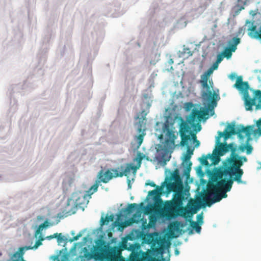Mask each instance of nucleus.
<instances>
[{
    "mask_svg": "<svg viewBox=\"0 0 261 261\" xmlns=\"http://www.w3.org/2000/svg\"><path fill=\"white\" fill-rule=\"evenodd\" d=\"M18 256H16V257H14V254L12 255V256L11 257V261H24L23 260V258H18Z\"/></svg>",
    "mask_w": 261,
    "mask_h": 261,
    "instance_id": "34",
    "label": "nucleus"
},
{
    "mask_svg": "<svg viewBox=\"0 0 261 261\" xmlns=\"http://www.w3.org/2000/svg\"><path fill=\"white\" fill-rule=\"evenodd\" d=\"M159 139H163V134H161L159 136Z\"/></svg>",
    "mask_w": 261,
    "mask_h": 261,
    "instance_id": "46",
    "label": "nucleus"
},
{
    "mask_svg": "<svg viewBox=\"0 0 261 261\" xmlns=\"http://www.w3.org/2000/svg\"><path fill=\"white\" fill-rule=\"evenodd\" d=\"M244 9V7H241L240 8V10H243V9Z\"/></svg>",
    "mask_w": 261,
    "mask_h": 261,
    "instance_id": "49",
    "label": "nucleus"
},
{
    "mask_svg": "<svg viewBox=\"0 0 261 261\" xmlns=\"http://www.w3.org/2000/svg\"><path fill=\"white\" fill-rule=\"evenodd\" d=\"M183 225H180V222L176 221L171 224L169 226V231L171 234L174 233L175 231H178L180 227H182Z\"/></svg>",
    "mask_w": 261,
    "mask_h": 261,
    "instance_id": "15",
    "label": "nucleus"
},
{
    "mask_svg": "<svg viewBox=\"0 0 261 261\" xmlns=\"http://www.w3.org/2000/svg\"><path fill=\"white\" fill-rule=\"evenodd\" d=\"M147 114H145L143 118L139 119L138 122L136 123L137 125V130L139 133H141L143 130V127L145 124V120H146V116Z\"/></svg>",
    "mask_w": 261,
    "mask_h": 261,
    "instance_id": "19",
    "label": "nucleus"
},
{
    "mask_svg": "<svg viewBox=\"0 0 261 261\" xmlns=\"http://www.w3.org/2000/svg\"><path fill=\"white\" fill-rule=\"evenodd\" d=\"M139 205L137 203H131L128 205L127 207L125 209L124 212H126L127 214H130L134 210L139 209Z\"/></svg>",
    "mask_w": 261,
    "mask_h": 261,
    "instance_id": "17",
    "label": "nucleus"
},
{
    "mask_svg": "<svg viewBox=\"0 0 261 261\" xmlns=\"http://www.w3.org/2000/svg\"><path fill=\"white\" fill-rule=\"evenodd\" d=\"M219 64V63H218V62H215L213 64L212 66L211 67L208 69H207V71H208L210 73L212 74L214 70L218 68Z\"/></svg>",
    "mask_w": 261,
    "mask_h": 261,
    "instance_id": "26",
    "label": "nucleus"
},
{
    "mask_svg": "<svg viewBox=\"0 0 261 261\" xmlns=\"http://www.w3.org/2000/svg\"><path fill=\"white\" fill-rule=\"evenodd\" d=\"M237 150H233L230 157L227 160V163L223 167L216 168L213 171L215 176L223 178L226 180L237 181L238 184L242 183L241 179L244 173L241 167L244 162H247V158L245 156H240L236 153Z\"/></svg>",
    "mask_w": 261,
    "mask_h": 261,
    "instance_id": "3",
    "label": "nucleus"
},
{
    "mask_svg": "<svg viewBox=\"0 0 261 261\" xmlns=\"http://www.w3.org/2000/svg\"><path fill=\"white\" fill-rule=\"evenodd\" d=\"M172 178L175 182L165 181V186L168 193L174 192L172 199L166 201L164 207L160 211V214L163 218L171 219L178 216L185 218L192 216L196 213V210L192 211L191 209L183 206V201L185 200L184 192L182 191V185L178 175V170L176 169L172 174Z\"/></svg>",
    "mask_w": 261,
    "mask_h": 261,
    "instance_id": "1",
    "label": "nucleus"
},
{
    "mask_svg": "<svg viewBox=\"0 0 261 261\" xmlns=\"http://www.w3.org/2000/svg\"><path fill=\"white\" fill-rule=\"evenodd\" d=\"M139 213V217H140L141 216V213H140V211H138V212Z\"/></svg>",
    "mask_w": 261,
    "mask_h": 261,
    "instance_id": "52",
    "label": "nucleus"
},
{
    "mask_svg": "<svg viewBox=\"0 0 261 261\" xmlns=\"http://www.w3.org/2000/svg\"><path fill=\"white\" fill-rule=\"evenodd\" d=\"M57 235H58V233H54L53 235H50V236H47L46 237V238L48 240H50L53 238H56L57 237Z\"/></svg>",
    "mask_w": 261,
    "mask_h": 261,
    "instance_id": "39",
    "label": "nucleus"
},
{
    "mask_svg": "<svg viewBox=\"0 0 261 261\" xmlns=\"http://www.w3.org/2000/svg\"><path fill=\"white\" fill-rule=\"evenodd\" d=\"M141 115H142V118H143V117L145 115V114H146V113L145 112V110H143L141 112Z\"/></svg>",
    "mask_w": 261,
    "mask_h": 261,
    "instance_id": "44",
    "label": "nucleus"
},
{
    "mask_svg": "<svg viewBox=\"0 0 261 261\" xmlns=\"http://www.w3.org/2000/svg\"><path fill=\"white\" fill-rule=\"evenodd\" d=\"M208 155L209 159L212 161V164L217 165L220 161L221 156L217 152H216L215 150H214L213 153L212 155L209 154Z\"/></svg>",
    "mask_w": 261,
    "mask_h": 261,
    "instance_id": "14",
    "label": "nucleus"
},
{
    "mask_svg": "<svg viewBox=\"0 0 261 261\" xmlns=\"http://www.w3.org/2000/svg\"><path fill=\"white\" fill-rule=\"evenodd\" d=\"M137 168L136 166H133L131 164H127L125 168L123 166H121L118 169H111L106 171L101 169L97 176L98 181H96L87 191L86 194L79 196L75 200V205L76 206L82 207L87 204L88 203L87 197L90 198L91 195L97 191L99 182L107 183L113 177L127 176L131 170H133L134 173H136Z\"/></svg>",
    "mask_w": 261,
    "mask_h": 261,
    "instance_id": "2",
    "label": "nucleus"
},
{
    "mask_svg": "<svg viewBox=\"0 0 261 261\" xmlns=\"http://www.w3.org/2000/svg\"><path fill=\"white\" fill-rule=\"evenodd\" d=\"M256 96L261 97V91L260 90H257L256 91ZM261 109V100H259V103L256 106V109Z\"/></svg>",
    "mask_w": 261,
    "mask_h": 261,
    "instance_id": "27",
    "label": "nucleus"
},
{
    "mask_svg": "<svg viewBox=\"0 0 261 261\" xmlns=\"http://www.w3.org/2000/svg\"><path fill=\"white\" fill-rule=\"evenodd\" d=\"M179 250L177 249H176L175 250V255H178L179 254Z\"/></svg>",
    "mask_w": 261,
    "mask_h": 261,
    "instance_id": "45",
    "label": "nucleus"
},
{
    "mask_svg": "<svg viewBox=\"0 0 261 261\" xmlns=\"http://www.w3.org/2000/svg\"><path fill=\"white\" fill-rule=\"evenodd\" d=\"M142 205H143V203H141L140 204V206H141Z\"/></svg>",
    "mask_w": 261,
    "mask_h": 261,
    "instance_id": "55",
    "label": "nucleus"
},
{
    "mask_svg": "<svg viewBox=\"0 0 261 261\" xmlns=\"http://www.w3.org/2000/svg\"><path fill=\"white\" fill-rule=\"evenodd\" d=\"M212 74L208 71H205L201 75L199 83L202 87L201 91V98L204 108L200 109V111H207L210 112L211 115L214 114V109L217 106V102L220 99L219 95L215 91H212L213 86L210 81V85L207 83L208 79Z\"/></svg>",
    "mask_w": 261,
    "mask_h": 261,
    "instance_id": "6",
    "label": "nucleus"
},
{
    "mask_svg": "<svg viewBox=\"0 0 261 261\" xmlns=\"http://www.w3.org/2000/svg\"><path fill=\"white\" fill-rule=\"evenodd\" d=\"M44 239L41 238L40 240L36 241L35 245L33 246H28L26 247V250L33 249L37 248L40 245L42 244L41 241H43Z\"/></svg>",
    "mask_w": 261,
    "mask_h": 261,
    "instance_id": "24",
    "label": "nucleus"
},
{
    "mask_svg": "<svg viewBox=\"0 0 261 261\" xmlns=\"http://www.w3.org/2000/svg\"><path fill=\"white\" fill-rule=\"evenodd\" d=\"M191 233H192V230H191L190 231V232H189V234H191Z\"/></svg>",
    "mask_w": 261,
    "mask_h": 261,
    "instance_id": "54",
    "label": "nucleus"
},
{
    "mask_svg": "<svg viewBox=\"0 0 261 261\" xmlns=\"http://www.w3.org/2000/svg\"><path fill=\"white\" fill-rule=\"evenodd\" d=\"M258 133H259V135L261 136V129H259Z\"/></svg>",
    "mask_w": 261,
    "mask_h": 261,
    "instance_id": "48",
    "label": "nucleus"
},
{
    "mask_svg": "<svg viewBox=\"0 0 261 261\" xmlns=\"http://www.w3.org/2000/svg\"><path fill=\"white\" fill-rule=\"evenodd\" d=\"M128 185H129V182H130V180H128Z\"/></svg>",
    "mask_w": 261,
    "mask_h": 261,
    "instance_id": "56",
    "label": "nucleus"
},
{
    "mask_svg": "<svg viewBox=\"0 0 261 261\" xmlns=\"http://www.w3.org/2000/svg\"><path fill=\"white\" fill-rule=\"evenodd\" d=\"M193 151L194 149H191L190 147L189 146H188L186 153L190 154V155H192L193 154Z\"/></svg>",
    "mask_w": 261,
    "mask_h": 261,
    "instance_id": "36",
    "label": "nucleus"
},
{
    "mask_svg": "<svg viewBox=\"0 0 261 261\" xmlns=\"http://www.w3.org/2000/svg\"><path fill=\"white\" fill-rule=\"evenodd\" d=\"M100 222H101V225L102 226L103 225H104L105 224H107L110 222V221L109 220L108 218L107 217H106L105 218H104L103 217H101Z\"/></svg>",
    "mask_w": 261,
    "mask_h": 261,
    "instance_id": "30",
    "label": "nucleus"
},
{
    "mask_svg": "<svg viewBox=\"0 0 261 261\" xmlns=\"http://www.w3.org/2000/svg\"><path fill=\"white\" fill-rule=\"evenodd\" d=\"M250 90L253 92L254 96L253 98H251L250 97L249 94H248V96H246L245 95L243 96L245 100L246 110L247 111H251L252 110V107L253 106L255 105L256 99H258L259 101L261 100V97L256 96V91L257 90H253L251 89ZM259 103V102L258 103Z\"/></svg>",
    "mask_w": 261,
    "mask_h": 261,
    "instance_id": "12",
    "label": "nucleus"
},
{
    "mask_svg": "<svg viewBox=\"0 0 261 261\" xmlns=\"http://www.w3.org/2000/svg\"><path fill=\"white\" fill-rule=\"evenodd\" d=\"M232 184L231 180L216 177L215 174L213 173L211 181L207 184V192L203 196L205 205L211 206L212 204L227 197L226 193L230 191Z\"/></svg>",
    "mask_w": 261,
    "mask_h": 261,
    "instance_id": "4",
    "label": "nucleus"
},
{
    "mask_svg": "<svg viewBox=\"0 0 261 261\" xmlns=\"http://www.w3.org/2000/svg\"><path fill=\"white\" fill-rule=\"evenodd\" d=\"M246 153L248 154H249L251 153L253 148L251 145H246Z\"/></svg>",
    "mask_w": 261,
    "mask_h": 261,
    "instance_id": "32",
    "label": "nucleus"
},
{
    "mask_svg": "<svg viewBox=\"0 0 261 261\" xmlns=\"http://www.w3.org/2000/svg\"><path fill=\"white\" fill-rule=\"evenodd\" d=\"M192 163L190 162L188 166L185 170L184 174L187 177H189L190 176V172L191 169V166H192Z\"/></svg>",
    "mask_w": 261,
    "mask_h": 261,
    "instance_id": "29",
    "label": "nucleus"
},
{
    "mask_svg": "<svg viewBox=\"0 0 261 261\" xmlns=\"http://www.w3.org/2000/svg\"><path fill=\"white\" fill-rule=\"evenodd\" d=\"M201 171V166H199L198 167V172H200Z\"/></svg>",
    "mask_w": 261,
    "mask_h": 261,
    "instance_id": "47",
    "label": "nucleus"
},
{
    "mask_svg": "<svg viewBox=\"0 0 261 261\" xmlns=\"http://www.w3.org/2000/svg\"><path fill=\"white\" fill-rule=\"evenodd\" d=\"M189 221L190 223V226L193 229H194L197 233H199L201 229V226L196 222H195L191 219L189 220Z\"/></svg>",
    "mask_w": 261,
    "mask_h": 261,
    "instance_id": "20",
    "label": "nucleus"
},
{
    "mask_svg": "<svg viewBox=\"0 0 261 261\" xmlns=\"http://www.w3.org/2000/svg\"><path fill=\"white\" fill-rule=\"evenodd\" d=\"M118 249L116 247L111 248L110 250L108 252V255L109 256L112 257V256L114 255L116 252H117Z\"/></svg>",
    "mask_w": 261,
    "mask_h": 261,
    "instance_id": "28",
    "label": "nucleus"
},
{
    "mask_svg": "<svg viewBox=\"0 0 261 261\" xmlns=\"http://www.w3.org/2000/svg\"><path fill=\"white\" fill-rule=\"evenodd\" d=\"M152 251L156 254H160L162 255L164 253V247L161 246L160 247L152 248Z\"/></svg>",
    "mask_w": 261,
    "mask_h": 261,
    "instance_id": "23",
    "label": "nucleus"
},
{
    "mask_svg": "<svg viewBox=\"0 0 261 261\" xmlns=\"http://www.w3.org/2000/svg\"><path fill=\"white\" fill-rule=\"evenodd\" d=\"M162 132L165 134V140L163 144L158 145L157 152L159 162L166 164L171 158L170 153L172 152L175 148V140L177 138V135L175 134V132L170 128L167 122L163 124Z\"/></svg>",
    "mask_w": 261,
    "mask_h": 261,
    "instance_id": "7",
    "label": "nucleus"
},
{
    "mask_svg": "<svg viewBox=\"0 0 261 261\" xmlns=\"http://www.w3.org/2000/svg\"><path fill=\"white\" fill-rule=\"evenodd\" d=\"M191 155H190V154L186 153L184 156L185 161L186 162L189 161L191 159Z\"/></svg>",
    "mask_w": 261,
    "mask_h": 261,
    "instance_id": "38",
    "label": "nucleus"
},
{
    "mask_svg": "<svg viewBox=\"0 0 261 261\" xmlns=\"http://www.w3.org/2000/svg\"><path fill=\"white\" fill-rule=\"evenodd\" d=\"M109 220L110 221H112L114 219V216L113 215H110V216H106Z\"/></svg>",
    "mask_w": 261,
    "mask_h": 261,
    "instance_id": "43",
    "label": "nucleus"
},
{
    "mask_svg": "<svg viewBox=\"0 0 261 261\" xmlns=\"http://www.w3.org/2000/svg\"><path fill=\"white\" fill-rule=\"evenodd\" d=\"M136 215H137V214H135L133 215V217H134V218H135V217H136Z\"/></svg>",
    "mask_w": 261,
    "mask_h": 261,
    "instance_id": "53",
    "label": "nucleus"
},
{
    "mask_svg": "<svg viewBox=\"0 0 261 261\" xmlns=\"http://www.w3.org/2000/svg\"><path fill=\"white\" fill-rule=\"evenodd\" d=\"M223 58V56L222 55V54H219L217 56V60L216 62H218V63H220L222 61Z\"/></svg>",
    "mask_w": 261,
    "mask_h": 261,
    "instance_id": "35",
    "label": "nucleus"
},
{
    "mask_svg": "<svg viewBox=\"0 0 261 261\" xmlns=\"http://www.w3.org/2000/svg\"><path fill=\"white\" fill-rule=\"evenodd\" d=\"M139 119V116H137L136 117V119Z\"/></svg>",
    "mask_w": 261,
    "mask_h": 261,
    "instance_id": "51",
    "label": "nucleus"
},
{
    "mask_svg": "<svg viewBox=\"0 0 261 261\" xmlns=\"http://www.w3.org/2000/svg\"><path fill=\"white\" fill-rule=\"evenodd\" d=\"M81 233H79L78 234H77L76 236L74 237L72 239H71L70 240V241L71 242H72V241H76L80 237H81Z\"/></svg>",
    "mask_w": 261,
    "mask_h": 261,
    "instance_id": "37",
    "label": "nucleus"
},
{
    "mask_svg": "<svg viewBox=\"0 0 261 261\" xmlns=\"http://www.w3.org/2000/svg\"><path fill=\"white\" fill-rule=\"evenodd\" d=\"M146 185L150 186L152 187H155L156 188V185L153 182H149L148 183H146Z\"/></svg>",
    "mask_w": 261,
    "mask_h": 261,
    "instance_id": "40",
    "label": "nucleus"
},
{
    "mask_svg": "<svg viewBox=\"0 0 261 261\" xmlns=\"http://www.w3.org/2000/svg\"><path fill=\"white\" fill-rule=\"evenodd\" d=\"M246 149V145H241L239 146L238 151V153L243 152Z\"/></svg>",
    "mask_w": 261,
    "mask_h": 261,
    "instance_id": "31",
    "label": "nucleus"
},
{
    "mask_svg": "<svg viewBox=\"0 0 261 261\" xmlns=\"http://www.w3.org/2000/svg\"><path fill=\"white\" fill-rule=\"evenodd\" d=\"M145 130V129H143L139 135L136 136L135 140L137 142L138 147L141 146L143 141L144 137L146 135Z\"/></svg>",
    "mask_w": 261,
    "mask_h": 261,
    "instance_id": "18",
    "label": "nucleus"
},
{
    "mask_svg": "<svg viewBox=\"0 0 261 261\" xmlns=\"http://www.w3.org/2000/svg\"><path fill=\"white\" fill-rule=\"evenodd\" d=\"M49 226V222L47 220H46L43 223L40 224L35 232V236L36 237L39 233H40L41 231L43 230L44 228H45Z\"/></svg>",
    "mask_w": 261,
    "mask_h": 261,
    "instance_id": "21",
    "label": "nucleus"
},
{
    "mask_svg": "<svg viewBox=\"0 0 261 261\" xmlns=\"http://www.w3.org/2000/svg\"><path fill=\"white\" fill-rule=\"evenodd\" d=\"M56 238H57L58 242L59 243L64 240V237L62 235V233H58Z\"/></svg>",
    "mask_w": 261,
    "mask_h": 261,
    "instance_id": "33",
    "label": "nucleus"
},
{
    "mask_svg": "<svg viewBox=\"0 0 261 261\" xmlns=\"http://www.w3.org/2000/svg\"><path fill=\"white\" fill-rule=\"evenodd\" d=\"M169 259L167 260H165L164 258H162V260L156 258L154 257H152V255L149 253H145L143 255L142 260V261H169Z\"/></svg>",
    "mask_w": 261,
    "mask_h": 261,
    "instance_id": "16",
    "label": "nucleus"
},
{
    "mask_svg": "<svg viewBox=\"0 0 261 261\" xmlns=\"http://www.w3.org/2000/svg\"><path fill=\"white\" fill-rule=\"evenodd\" d=\"M219 136L218 137L217 143L218 146L214 149L216 152H217L220 156L224 155L226 152L229 150L232 152L233 150H237V145L231 143L227 144L226 143H223L219 142Z\"/></svg>",
    "mask_w": 261,
    "mask_h": 261,
    "instance_id": "9",
    "label": "nucleus"
},
{
    "mask_svg": "<svg viewBox=\"0 0 261 261\" xmlns=\"http://www.w3.org/2000/svg\"><path fill=\"white\" fill-rule=\"evenodd\" d=\"M234 87L241 91L243 96H248L249 94L248 90L249 86L247 82H243L242 76H240L237 77L236 83L234 85Z\"/></svg>",
    "mask_w": 261,
    "mask_h": 261,
    "instance_id": "11",
    "label": "nucleus"
},
{
    "mask_svg": "<svg viewBox=\"0 0 261 261\" xmlns=\"http://www.w3.org/2000/svg\"><path fill=\"white\" fill-rule=\"evenodd\" d=\"M165 182H163L161 186H156L155 190L149 191L148 196L152 197L155 200L160 199V197L163 193H164V188L165 187Z\"/></svg>",
    "mask_w": 261,
    "mask_h": 261,
    "instance_id": "13",
    "label": "nucleus"
},
{
    "mask_svg": "<svg viewBox=\"0 0 261 261\" xmlns=\"http://www.w3.org/2000/svg\"><path fill=\"white\" fill-rule=\"evenodd\" d=\"M241 39L238 37H233L229 42V48H226L222 52L223 57L229 59L232 56V52H234L237 45L240 43Z\"/></svg>",
    "mask_w": 261,
    "mask_h": 261,
    "instance_id": "10",
    "label": "nucleus"
},
{
    "mask_svg": "<svg viewBox=\"0 0 261 261\" xmlns=\"http://www.w3.org/2000/svg\"><path fill=\"white\" fill-rule=\"evenodd\" d=\"M26 247L27 246L19 248L18 251L14 253V257L18 256V258L19 259L23 258V255L24 253V250H27Z\"/></svg>",
    "mask_w": 261,
    "mask_h": 261,
    "instance_id": "22",
    "label": "nucleus"
},
{
    "mask_svg": "<svg viewBox=\"0 0 261 261\" xmlns=\"http://www.w3.org/2000/svg\"><path fill=\"white\" fill-rule=\"evenodd\" d=\"M256 125L258 127V130H259V129H261L260 127H261V119H259L257 123H256Z\"/></svg>",
    "mask_w": 261,
    "mask_h": 261,
    "instance_id": "41",
    "label": "nucleus"
},
{
    "mask_svg": "<svg viewBox=\"0 0 261 261\" xmlns=\"http://www.w3.org/2000/svg\"><path fill=\"white\" fill-rule=\"evenodd\" d=\"M208 159H209L208 155L206 156L203 155L202 157L200 159L201 164L206 166H209L210 164L207 161Z\"/></svg>",
    "mask_w": 261,
    "mask_h": 261,
    "instance_id": "25",
    "label": "nucleus"
},
{
    "mask_svg": "<svg viewBox=\"0 0 261 261\" xmlns=\"http://www.w3.org/2000/svg\"><path fill=\"white\" fill-rule=\"evenodd\" d=\"M197 219H198L199 222H200V221H201V222H202L203 217H202V214L198 215L197 216Z\"/></svg>",
    "mask_w": 261,
    "mask_h": 261,
    "instance_id": "42",
    "label": "nucleus"
},
{
    "mask_svg": "<svg viewBox=\"0 0 261 261\" xmlns=\"http://www.w3.org/2000/svg\"><path fill=\"white\" fill-rule=\"evenodd\" d=\"M207 111H199L193 109L191 114L187 117L186 121L181 120L179 133L181 138L180 145L182 146L188 145L189 141L193 140L195 143V147H197L200 145V142L197 139L196 134L194 133L192 128L195 126L197 119L199 120L207 118L208 115Z\"/></svg>",
    "mask_w": 261,
    "mask_h": 261,
    "instance_id": "5",
    "label": "nucleus"
},
{
    "mask_svg": "<svg viewBox=\"0 0 261 261\" xmlns=\"http://www.w3.org/2000/svg\"><path fill=\"white\" fill-rule=\"evenodd\" d=\"M184 49H185V52H186V50H189V48H185Z\"/></svg>",
    "mask_w": 261,
    "mask_h": 261,
    "instance_id": "50",
    "label": "nucleus"
},
{
    "mask_svg": "<svg viewBox=\"0 0 261 261\" xmlns=\"http://www.w3.org/2000/svg\"><path fill=\"white\" fill-rule=\"evenodd\" d=\"M252 131V126H247L245 127L243 125H239L237 130L235 129V126L234 124L228 125L225 129L224 132H219V137H224L225 139L229 138L231 135L237 134L238 137L240 139H243L244 136L242 133L245 134V136L248 138L247 141H249Z\"/></svg>",
    "mask_w": 261,
    "mask_h": 261,
    "instance_id": "8",
    "label": "nucleus"
}]
</instances>
